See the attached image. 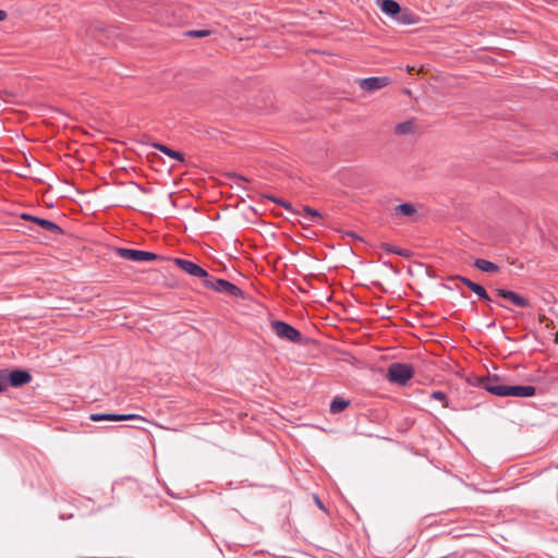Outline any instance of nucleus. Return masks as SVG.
<instances>
[{
	"mask_svg": "<svg viewBox=\"0 0 558 558\" xmlns=\"http://www.w3.org/2000/svg\"><path fill=\"white\" fill-rule=\"evenodd\" d=\"M304 210L310 217H314V208L311 206H304Z\"/></svg>",
	"mask_w": 558,
	"mask_h": 558,
	"instance_id": "7c9ffc66",
	"label": "nucleus"
},
{
	"mask_svg": "<svg viewBox=\"0 0 558 558\" xmlns=\"http://www.w3.org/2000/svg\"><path fill=\"white\" fill-rule=\"evenodd\" d=\"M481 387L492 395L498 397H508V386L499 384V378L497 376H487L482 378Z\"/></svg>",
	"mask_w": 558,
	"mask_h": 558,
	"instance_id": "423d86ee",
	"label": "nucleus"
},
{
	"mask_svg": "<svg viewBox=\"0 0 558 558\" xmlns=\"http://www.w3.org/2000/svg\"><path fill=\"white\" fill-rule=\"evenodd\" d=\"M474 267L481 271L489 272V274L497 272L499 270L498 265H496L495 263H493L490 260L483 259V258H477L474 262Z\"/></svg>",
	"mask_w": 558,
	"mask_h": 558,
	"instance_id": "2eb2a0df",
	"label": "nucleus"
},
{
	"mask_svg": "<svg viewBox=\"0 0 558 558\" xmlns=\"http://www.w3.org/2000/svg\"><path fill=\"white\" fill-rule=\"evenodd\" d=\"M556 342L558 343V331L556 332Z\"/></svg>",
	"mask_w": 558,
	"mask_h": 558,
	"instance_id": "e433bc0d",
	"label": "nucleus"
},
{
	"mask_svg": "<svg viewBox=\"0 0 558 558\" xmlns=\"http://www.w3.org/2000/svg\"><path fill=\"white\" fill-rule=\"evenodd\" d=\"M381 246H383L384 250H386L389 253H393V251H399L398 247H396V246H393V245H391L389 243H383Z\"/></svg>",
	"mask_w": 558,
	"mask_h": 558,
	"instance_id": "cd10ccee",
	"label": "nucleus"
},
{
	"mask_svg": "<svg viewBox=\"0 0 558 558\" xmlns=\"http://www.w3.org/2000/svg\"><path fill=\"white\" fill-rule=\"evenodd\" d=\"M271 330L276 333V336L286 341H290L293 343H301L302 342V335L301 332L291 326L290 324L283 322V320H272L270 323Z\"/></svg>",
	"mask_w": 558,
	"mask_h": 558,
	"instance_id": "7ed1b4c3",
	"label": "nucleus"
},
{
	"mask_svg": "<svg viewBox=\"0 0 558 558\" xmlns=\"http://www.w3.org/2000/svg\"><path fill=\"white\" fill-rule=\"evenodd\" d=\"M390 80L387 76H371L359 81V86L364 92H376L389 84Z\"/></svg>",
	"mask_w": 558,
	"mask_h": 558,
	"instance_id": "0eeeda50",
	"label": "nucleus"
},
{
	"mask_svg": "<svg viewBox=\"0 0 558 558\" xmlns=\"http://www.w3.org/2000/svg\"><path fill=\"white\" fill-rule=\"evenodd\" d=\"M323 278L325 279L324 275H316L315 280L316 282H320Z\"/></svg>",
	"mask_w": 558,
	"mask_h": 558,
	"instance_id": "72a5a7b5",
	"label": "nucleus"
},
{
	"mask_svg": "<svg viewBox=\"0 0 558 558\" xmlns=\"http://www.w3.org/2000/svg\"><path fill=\"white\" fill-rule=\"evenodd\" d=\"M536 395L534 386H508V396L530 398Z\"/></svg>",
	"mask_w": 558,
	"mask_h": 558,
	"instance_id": "9b49d317",
	"label": "nucleus"
},
{
	"mask_svg": "<svg viewBox=\"0 0 558 558\" xmlns=\"http://www.w3.org/2000/svg\"><path fill=\"white\" fill-rule=\"evenodd\" d=\"M415 207L410 203H402L396 206L395 213L400 216H412L415 214Z\"/></svg>",
	"mask_w": 558,
	"mask_h": 558,
	"instance_id": "6ab92c4d",
	"label": "nucleus"
},
{
	"mask_svg": "<svg viewBox=\"0 0 558 558\" xmlns=\"http://www.w3.org/2000/svg\"><path fill=\"white\" fill-rule=\"evenodd\" d=\"M35 222L40 226L44 230L52 233V234H61L63 233V230L60 226H58L56 222L51 221V220H48V219H45V218H39L37 217L35 219Z\"/></svg>",
	"mask_w": 558,
	"mask_h": 558,
	"instance_id": "ddd939ff",
	"label": "nucleus"
},
{
	"mask_svg": "<svg viewBox=\"0 0 558 558\" xmlns=\"http://www.w3.org/2000/svg\"><path fill=\"white\" fill-rule=\"evenodd\" d=\"M8 379L11 387L19 388L29 384L33 377L28 371L16 368L10 371Z\"/></svg>",
	"mask_w": 558,
	"mask_h": 558,
	"instance_id": "9d476101",
	"label": "nucleus"
},
{
	"mask_svg": "<svg viewBox=\"0 0 558 558\" xmlns=\"http://www.w3.org/2000/svg\"><path fill=\"white\" fill-rule=\"evenodd\" d=\"M457 278L463 283L465 284L470 290H473L474 287L477 284L476 282H473L472 280H470L469 278L466 277H462V276H457Z\"/></svg>",
	"mask_w": 558,
	"mask_h": 558,
	"instance_id": "bb28decb",
	"label": "nucleus"
},
{
	"mask_svg": "<svg viewBox=\"0 0 558 558\" xmlns=\"http://www.w3.org/2000/svg\"><path fill=\"white\" fill-rule=\"evenodd\" d=\"M154 147L172 159H177L180 161H183V159H184L183 155L180 151L173 150L163 144L157 143V144H154Z\"/></svg>",
	"mask_w": 558,
	"mask_h": 558,
	"instance_id": "dca6fc26",
	"label": "nucleus"
},
{
	"mask_svg": "<svg viewBox=\"0 0 558 558\" xmlns=\"http://www.w3.org/2000/svg\"><path fill=\"white\" fill-rule=\"evenodd\" d=\"M9 374L10 369L8 368H1L0 369V392L4 391L9 386Z\"/></svg>",
	"mask_w": 558,
	"mask_h": 558,
	"instance_id": "aec40b11",
	"label": "nucleus"
},
{
	"mask_svg": "<svg viewBox=\"0 0 558 558\" xmlns=\"http://www.w3.org/2000/svg\"><path fill=\"white\" fill-rule=\"evenodd\" d=\"M430 398L440 401L444 403L445 407H448V399L445 392L440 390H435L432 392Z\"/></svg>",
	"mask_w": 558,
	"mask_h": 558,
	"instance_id": "4be33fe9",
	"label": "nucleus"
},
{
	"mask_svg": "<svg viewBox=\"0 0 558 558\" xmlns=\"http://www.w3.org/2000/svg\"><path fill=\"white\" fill-rule=\"evenodd\" d=\"M7 12L3 10H0V22L4 21L7 19Z\"/></svg>",
	"mask_w": 558,
	"mask_h": 558,
	"instance_id": "473e14b6",
	"label": "nucleus"
},
{
	"mask_svg": "<svg viewBox=\"0 0 558 558\" xmlns=\"http://www.w3.org/2000/svg\"><path fill=\"white\" fill-rule=\"evenodd\" d=\"M116 254L123 259L132 260V262H151V260H163L165 257L151 252L126 248V247H117Z\"/></svg>",
	"mask_w": 558,
	"mask_h": 558,
	"instance_id": "20e7f679",
	"label": "nucleus"
},
{
	"mask_svg": "<svg viewBox=\"0 0 558 558\" xmlns=\"http://www.w3.org/2000/svg\"><path fill=\"white\" fill-rule=\"evenodd\" d=\"M457 278L463 283L465 284L470 290H473L474 287L477 284L476 282H473L472 280H470L469 278L466 277H462V276H457Z\"/></svg>",
	"mask_w": 558,
	"mask_h": 558,
	"instance_id": "a878e982",
	"label": "nucleus"
},
{
	"mask_svg": "<svg viewBox=\"0 0 558 558\" xmlns=\"http://www.w3.org/2000/svg\"><path fill=\"white\" fill-rule=\"evenodd\" d=\"M21 218L23 220H28V221H34L35 222V219L37 218L36 216H33L31 214H22L21 215Z\"/></svg>",
	"mask_w": 558,
	"mask_h": 558,
	"instance_id": "c85d7f7f",
	"label": "nucleus"
},
{
	"mask_svg": "<svg viewBox=\"0 0 558 558\" xmlns=\"http://www.w3.org/2000/svg\"><path fill=\"white\" fill-rule=\"evenodd\" d=\"M173 263L184 272L192 277H197L202 279V282L206 281L208 277L207 270H205L203 267L198 266L197 264L193 263L192 260L183 259V258H173Z\"/></svg>",
	"mask_w": 558,
	"mask_h": 558,
	"instance_id": "39448f33",
	"label": "nucleus"
},
{
	"mask_svg": "<svg viewBox=\"0 0 558 558\" xmlns=\"http://www.w3.org/2000/svg\"><path fill=\"white\" fill-rule=\"evenodd\" d=\"M266 198L271 201V202H274V203H277V204L281 205L282 207H284L286 209L292 211L291 205L289 203H287L286 201L279 199V198H277V197H275L272 195H267Z\"/></svg>",
	"mask_w": 558,
	"mask_h": 558,
	"instance_id": "b1692460",
	"label": "nucleus"
},
{
	"mask_svg": "<svg viewBox=\"0 0 558 558\" xmlns=\"http://www.w3.org/2000/svg\"><path fill=\"white\" fill-rule=\"evenodd\" d=\"M316 507H318L319 509H322L323 511L326 512V508L324 506V504L320 501V499L316 496Z\"/></svg>",
	"mask_w": 558,
	"mask_h": 558,
	"instance_id": "2f4dec72",
	"label": "nucleus"
},
{
	"mask_svg": "<svg viewBox=\"0 0 558 558\" xmlns=\"http://www.w3.org/2000/svg\"><path fill=\"white\" fill-rule=\"evenodd\" d=\"M211 32L208 31V29H191V31H187L185 33L186 36L189 37H206L210 34Z\"/></svg>",
	"mask_w": 558,
	"mask_h": 558,
	"instance_id": "5701e85b",
	"label": "nucleus"
},
{
	"mask_svg": "<svg viewBox=\"0 0 558 558\" xmlns=\"http://www.w3.org/2000/svg\"><path fill=\"white\" fill-rule=\"evenodd\" d=\"M495 292L497 293L498 296H500L504 300L510 301L512 304H514L518 307L526 308V307L531 306L530 301L526 298H524L511 290L504 289V288H497L495 290Z\"/></svg>",
	"mask_w": 558,
	"mask_h": 558,
	"instance_id": "1a4fd4ad",
	"label": "nucleus"
},
{
	"mask_svg": "<svg viewBox=\"0 0 558 558\" xmlns=\"http://www.w3.org/2000/svg\"><path fill=\"white\" fill-rule=\"evenodd\" d=\"M315 216H316V218L320 217V214L318 213V210H316Z\"/></svg>",
	"mask_w": 558,
	"mask_h": 558,
	"instance_id": "c9c22d12",
	"label": "nucleus"
},
{
	"mask_svg": "<svg viewBox=\"0 0 558 558\" xmlns=\"http://www.w3.org/2000/svg\"><path fill=\"white\" fill-rule=\"evenodd\" d=\"M472 292H474L480 299L484 300V301H487V302H490L492 299L490 296L488 295L487 291L485 290V288L483 286H481L480 283H477L473 290H471Z\"/></svg>",
	"mask_w": 558,
	"mask_h": 558,
	"instance_id": "412c9836",
	"label": "nucleus"
},
{
	"mask_svg": "<svg viewBox=\"0 0 558 558\" xmlns=\"http://www.w3.org/2000/svg\"><path fill=\"white\" fill-rule=\"evenodd\" d=\"M413 375L414 368L411 365L395 362L389 365L386 377L390 383L404 386Z\"/></svg>",
	"mask_w": 558,
	"mask_h": 558,
	"instance_id": "f03ea898",
	"label": "nucleus"
},
{
	"mask_svg": "<svg viewBox=\"0 0 558 558\" xmlns=\"http://www.w3.org/2000/svg\"><path fill=\"white\" fill-rule=\"evenodd\" d=\"M393 254H397V255H400V256H405V257L410 255L409 251L400 250V248H399V251H393Z\"/></svg>",
	"mask_w": 558,
	"mask_h": 558,
	"instance_id": "c756f323",
	"label": "nucleus"
},
{
	"mask_svg": "<svg viewBox=\"0 0 558 558\" xmlns=\"http://www.w3.org/2000/svg\"><path fill=\"white\" fill-rule=\"evenodd\" d=\"M557 158H558V153H557Z\"/></svg>",
	"mask_w": 558,
	"mask_h": 558,
	"instance_id": "4c0bfd02",
	"label": "nucleus"
},
{
	"mask_svg": "<svg viewBox=\"0 0 558 558\" xmlns=\"http://www.w3.org/2000/svg\"><path fill=\"white\" fill-rule=\"evenodd\" d=\"M383 13L390 17H397L401 13V5L395 0H378Z\"/></svg>",
	"mask_w": 558,
	"mask_h": 558,
	"instance_id": "f8f14e48",
	"label": "nucleus"
},
{
	"mask_svg": "<svg viewBox=\"0 0 558 558\" xmlns=\"http://www.w3.org/2000/svg\"><path fill=\"white\" fill-rule=\"evenodd\" d=\"M415 125L413 121H404L396 125L395 132L398 135H408L414 133Z\"/></svg>",
	"mask_w": 558,
	"mask_h": 558,
	"instance_id": "f3484780",
	"label": "nucleus"
},
{
	"mask_svg": "<svg viewBox=\"0 0 558 558\" xmlns=\"http://www.w3.org/2000/svg\"><path fill=\"white\" fill-rule=\"evenodd\" d=\"M89 418L93 422H100V421H112V422H120V421H128V420H136V421H144V417L137 414H114V413H92L89 415Z\"/></svg>",
	"mask_w": 558,
	"mask_h": 558,
	"instance_id": "6e6552de",
	"label": "nucleus"
},
{
	"mask_svg": "<svg viewBox=\"0 0 558 558\" xmlns=\"http://www.w3.org/2000/svg\"><path fill=\"white\" fill-rule=\"evenodd\" d=\"M324 291L322 293H316V304L324 305L327 302L331 301L332 293L330 292L326 281L322 282Z\"/></svg>",
	"mask_w": 558,
	"mask_h": 558,
	"instance_id": "a211bd4d",
	"label": "nucleus"
},
{
	"mask_svg": "<svg viewBox=\"0 0 558 558\" xmlns=\"http://www.w3.org/2000/svg\"><path fill=\"white\" fill-rule=\"evenodd\" d=\"M395 20L401 24H410L412 22L410 19V14L407 11H404V12L401 11V13L399 15H397V17H395Z\"/></svg>",
	"mask_w": 558,
	"mask_h": 558,
	"instance_id": "393cba45",
	"label": "nucleus"
},
{
	"mask_svg": "<svg viewBox=\"0 0 558 558\" xmlns=\"http://www.w3.org/2000/svg\"><path fill=\"white\" fill-rule=\"evenodd\" d=\"M350 405V401L347 399H343L339 396H336L329 405V412L331 414H339L342 411H344Z\"/></svg>",
	"mask_w": 558,
	"mask_h": 558,
	"instance_id": "4468645a",
	"label": "nucleus"
},
{
	"mask_svg": "<svg viewBox=\"0 0 558 558\" xmlns=\"http://www.w3.org/2000/svg\"><path fill=\"white\" fill-rule=\"evenodd\" d=\"M235 178H236V180H240V181H242V182H247V179H245V178H244V177H242V175H236Z\"/></svg>",
	"mask_w": 558,
	"mask_h": 558,
	"instance_id": "f704fd0d",
	"label": "nucleus"
},
{
	"mask_svg": "<svg viewBox=\"0 0 558 558\" xmlns=\"http://www.w3.org/2000/svg\"><path fill=\"white\" fill-rule=\"evenodd\" d=\"M203 286L207 289H211L216 292L223 293L230 296L244 298V292L238 286L226 279L213 278L208 275Z\"/></svg>",
	"mask_w": 558,
	"mask_h": 558,
	"instance_id": "f257e3e1",
	"label": "nucleus"
}]
</instances>
